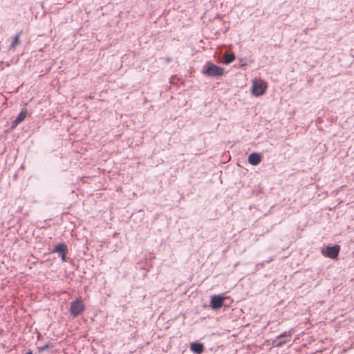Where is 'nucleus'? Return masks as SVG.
I'll return each instance as SVG.
<instances>
[{
    "mask_svg": "<svg viewBox=\"0 0 354 354\" xmlns=\"http://www.w3.org/2000/svg\"><path fill=\"white\" fill-rule=\"evenodd\" d=\"M201 73L205 77L218 79L224 75L225 70L223 67L216 65L212 62H207L203 65Z\"/></svg>",
    "mask_w": 354,
    "mask_h": 354,
    "instance_id": "nucleus-1",
    "label": "nucleus"
},
{
    "mask_svg": "<svg viewBox=\"0 0 354 354\" xmlns=\"http://www.w3.org/2000/svg\"><path fill=\"white\" fill-rule=\"evenodd\" d=\"M268 88L267 83L261 78H254L252 80L251 93L254 96L259 97L263 95Z\"/></svg>",
    "mask_w": 354,
    "mask_h": 354,
    "instance_id": "nucleus-2",
    "label": "nucleus"
},
{
    "mask_svg": "<svg viewBox=\"0 0 354 354\" xmlns=\"http://www.w3.org/2000/svg\"><path fill=\"white\" fill-rule=\"evenodd\" d=\"M85 310V306L82 303L80 298L71 302L70 304V314L73 317H77L82 314Z\"/></svg>",
    "mask_w": 354,
    "mask_h": 354,
    "instance_id": "nucleus-3",
    "label": "nucleus"
},
{
    "mask_svg": "<svg viewBox=\"0 0 354 354\" xmlns=\"http://www.w3.org/2000/svg\"><path fill=\"white\" fill-rule=\"evenodd\" d=\"M291 332L285 331L280 335H277L272 342L273 347H281L284 344L288 343L291 339Z\"/></svg>",
    "mask_w": 354,
    "mask_h": 354,
    "instance_id": "nucleus-4",
    "label": "nucleus"
},
{
    "mask_svg": "<svg viewBox=\"0 0 354 354\" xmlns=\"http://www.w3.org/2000/svg\"><path fill=\"white\" fill-rule=\"evenodd\" d=\"M340 252V245L335 244V245H328L326 248H322V254L328 258H330L332 259H337L339 256Z\"/></svg>",
    "mask_w": 354,
    "mask_h": 354,
    "instance_id": "nucleus-5",
    "label": "nucleus"
},
{
    "mask_svg": "<svg viewBox=\"0 0 354 354\" xmlns=\"http://www.w3.org/2000/svg\"><path fill=\"white\" fill-rule=\"evenodd\" d=\"M52 252L57 253L63 262H66L67 261L66 255L68 253V246L65 243L56 244L52 249Z\"/></svg>",
    "mask_w": 354,
    "mask_h": 354,
    "instance_id": "nucleus-6",
    "label": "nucleus"
},
{
    "mask_svg": "<svg viewBox=\"0 0 354 354\" xmlns=\"http://www.w3.org/2000/svg\"><path fill=\"white\" fill-rule=\"evenodd\" d=\"M225 297L223 295H214L211 296L209 306L214 310H219L224 306Z\"/></svg>",
    "mask_w": 354,
    "mask_h": 354,
    "instance_id": "nucleus-7",
    "label": "nucleus"
},
{
    "mask_svg": "<svg viewBox=\"0 0 354 354\" xmlns=\"http://www.w3.org/2000/svg\"><path fill=\"white\" fill-rule=\"evenodd\" d=\"M261 155L257 152L251 153L248 158V162L249 164L253 166L258 165L261 161Z\"/></svg>",
    "mask_w": 354,
    "mask_h": 354,
    "instance_id": "nucleus-8",
    "label": "nucleus"
},
{
    "mask_svg": "<svg viewBox=\"0 0 354 354\" xmlns=\"http://www.w3.org/2000/svg\"><path fill=\"white\" fill-rule=\"evenodd\" d=\"M204 349V345L201 342H194L190 344V351L194 353L201 354Z\"/></svg>",
    "mask_w": 354,
    "mask_h": 354,
    "instance_id": "nucleus-9",
    "label": "nucleus"
},
{
    "mask_svg": "<svg viewBox=\"0 0 354 354\" xmlns=\"http://www.w3.org/2000/svg\"><path fill=\"white\" fill-rule=\"evenodd\" d=\"M224 64H231L232 62H233L235 59V55L234 53H228V54H226L224 55Z\"/></svg>",
    "mask_w": 354,
    "mask_h": 354,
    "instance_id": "nucleus-10",
    "label": "nucleus"
},
{
    "mask_svg": "<svg viewBox=\"0 0 354 354\" xmlns=\"http://www.w3.org/2000/svg\"><path fill=\"white\" fill-rule=\"evenodd\" d=\"M21 35V32H18L13 38L12 43L10 44L8 49L11 50L15 49V46L19 43V37Z\"/></svg>",
    "mask_w": 354,
    "mask_h": 354,
    "instance_id": "nucleus-11",
    "label": "nucleus"
},
{
    "mask_svg": "<svg viewBox=\"0 0 354 354\" xmlns=\"http://www.w3.org/2000/svg\"><path fill=\"white\" fill-rule=\"evenodd\" d=\"M27 115V109L26 108H23L21 111V112L18 114V115L16 117V120L18 122L21 123L22 122L24 119L26 118Z\"/></svg>",
    "mask_w": 354,
    "mask_h": 354,
    "instance_id": "nucleus-12",
    "label": "nucleus"
},
{
    "mask_svg": "<svg viewBox=\"0 0 354 354\" xmlns=\"http://www.w3.org/2000/svg\"><path fill=\"white\" fill-rule=\"evenodd\" d=\"M53 344L51 342H49L45 344L44 346L38 347L37 348H38V352L39 353H42L44 351H46V349H48L49 348H53Z\"/></svg>",
    "mask_w": 354,
    "mask_h": 354,
    "instance_id": "nucleus-13",
    "label": "nucleus"
},
{
    "mask_svg": "<svg viewBox=\"0 0 354 354\" xmlns=\"http://www.w3.org/2000/svg\"><path fill=\"white\" fill-rule=\"evenodd\" d=\"M20 124L19 122H17V120L16 119H15L13 121H12L11 122V125H10V129L13 130L15 129L17 126Z\"/></svg>",
    "mask_w": 354,
    "mask_h": 354,
    "instance_id": "nucleus-14",
    "label": "nucleus"
},
{
    "mask_svg": "<svg viewBox=\"0 0 354 354\" xmlns=\"http://www.w3.org/2000/svg\"><path fill=\"white\" fill-rule=\"evenodd\" d=\"M239 60H240V68H243L245 69L248 64L245 62H243V60L242 58L239 59Z\"/></svg>",
    "mask_w": 354,
    "mask_h": 354,
    "instance_id": "nucleus-15",
    "label": "nucleus"
},
{
    "mask_svg": "<svg viewBox=\"0 0 354 354\" xmlns=\"http://www.w3.org/2000/svg\"><path fill=\"white\" fill-rule=\"evenodd\" d=\"M272 261V258H270V259H268L266 262L268 263L271 262Z\"/></svg>",
    "mask_w": 354,
    "mask_h": 354,
    "instance_id": "nucleus-16",
    "label": "nucleus"
},
{
    "mask_svg": "<svg viewBox=\"0 0 354 354\" xmlns=\"http://www.w3.org/2000/svg\"><path fill=\"white\" fill-rule=\"evenodd\" d=\"M176 75H174V76H171V80H172L173 79H174V78H176Z\"/></svg>",
    "mask_w": 354,
    "mask_h": 354,
    "instance_id": "nucleus-17",
    "label": "nucleus"
}]
</instances>
